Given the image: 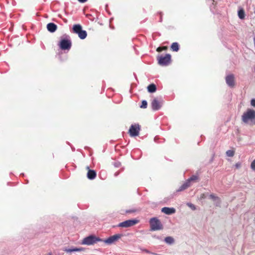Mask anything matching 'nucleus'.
Listing matches in <instances>:
<instances>
[{
  "instance_id": "nucleus-1",
  "label": "nucleus",
  "mask_w": 255,
  "mask_h": 255,
  "mask_svg": "<svg viewBox=\"0 0 255 255\" xmlns=\"http://www.w3.org/2000/svg\"><path fill=\"white\" fill-rule=\"evenodd\" d=\"M59 46L62 50H69L72 46L69 36L64 35L59 42Z\"/></svg>"
},
{
  "instance_id": "nucleus-2",
  "label": "nucleus",
  "mask_w": 255,
  "mask_h": 255,
  "mask_svg": "<svg viewBox=\"0 0 255 255\" xmlns=\"http://www.w3.org/2000/svg\"><path fill=\"white\" fill-rule=\"evenodd\" d=\"M149 224L151 231H157L163 229L161 222L156 217L151 218L149 220Z\"/></svg>"
},
{
  "instance_id": "nucleus-3",
  "label": "nucleus",
  "mask_w": 255,
  "mask_h": 255,
  "mask_svg": "<svg viewBox=\"0 0 255 255\" xmlns=\"http://www.w3.org/2000/svg\"><path fill=\"white\" fill-rule=\"evenodd\" d=\"M242 121L248 123L249 121L255 120V111L252 109H248L246 112H245L242 117Z\"/></svg>"
},
{
  "instance_id": "nucleus-4",
  "label": "nucleus",
  "mask_w": 255,
  "mask_h": 255,
  "mask_svg": "<svg viewBox=\"0 0 255 255\" xmlns=\"http://www.w3.org/2000/svg\"><path fill=\"white\" fill-rule=\"evenodd\" d=\"M171 55L169 54L158 55L157 57L158 63L161 66H167L171 62Z\"/></svg>"
},
{
  "instance_id": "nucleus-5",
  "label": "nucleus",
  "mask_w": 255,
  "mask_h": 255,
  "mask_svg": "<svg viewBox=\"0 0 255 255\" xmlns=\"http://www.w3.org/2000/svg\"><path fill=\"white\" fill-rule=\"evenodd\" d=\"M103 240L96 237L95 236L91 235L85 238L82 242V244L86 245H91L97 243L98 242L102 241Z\"/></svg>"
},
{
  "instance_id": "nucleus-6",
  "label": "nucleus",
  "mask_w": 255,
  "mask_h": 255,
  "mask_svg": "<svg viewBox=\"0 0 255 255\" xmlns=\"http://www.w3.org/2000/svg\"><path fill=\"white\" fill-rule=\"evenodd\" d=\"M138 222L136 219L128 220L120 223L118 225V227L122 228H128L134 226Z\"/></svg>"
},
{
  "instance_id": "nucleus-7",
  "label": "nucleus",
  "mask_w": 255,
  "mask_h": 255,
  "mask_svg": "<svg viewBox=\"0 0 255 255\" xmlns=\"http://www.w3.org/2000/svg\"><path fill=\"white\" fill-rule=\"evenodd\" d=\"M140 127L138 124L132 125L129 129V133L131 136L138 135Z\"/></svg>"
},
{
  "instance_id": "nucleus-8",
  "label": "nucleus",
  "mask_w": 255,
  "mask_h": 255,
  "mask_svg": "<svg viewBox=\"0 0 255 255\" xmlns=\"http://www.w3.org/2000/svg\"><path fill=\"white\" fill-rule=\"evenodd\" d=\"M122 236L121 234H116L102 241L108 245H111L117 241Z\"/></svg>"
},
{
  "instance_id": "nucleus-9",
  "label": "nucleus",
  "mask_w": 255,
  "mask_h": 255,
  "mask_svg": "<svg viewBox=\"0 0 255 255\" xmlns=\"http://www.w3.org/2000/svg\"><path fill=\"white\" fill-rule=\"evenodd\" d=\"M227 84L230 87H233L235 85V77L234 75L230 74L226 77Z\"/></svg>"
},
{
  "instance_id": "nucleus-10",
  "label": "nucleus",
  "mask_w": 255,
  "mask_h": 255,
  "mask_svg": "<svg viewBox=\"0 0 255 255\" xmlns=\"http://www.w3.org/2000/svg\"><path fill=\"white\" fill-rule=\"evenodd\" d=\"M151 107L153 111H157L161 107V103L157 99H154L151 102Z\"/></svg>"
},
{
  "instance_id": "nucleus-11",
  "label": "nucleus",
  "mask_w": 255,
  "mask_h": 255,
  "mask_svg": "<svg viewBox=\"0 0 255 255\" xmlns=\"http://www.w3.org/2000/svg\"><path fill=\"white\" fill-rule=\"evenodd\" d=\"M161 212L166 215H171L175 213L176 210L174 208L165 207L161 209Z\"/></svg>"
},
{
  "instance_id": "nucleus-12",
  "label": "nucleus",
  "mask_w": 255,
  "mask_h": 255,
  "mask_svg": "<svg viewBox=\"0 0 255 255\" xmlns=\"http://www.w3.org/2000/svg\"><path fill=\"white\" fill-rule=\"evenodd\" d=\"M96 175L97 174L95 170L89 169L87 176L88 179L93 180L95 178Z\"/></svg>"
},
{
  "instance_id": "nucleus-13",
  "label": "nucleus",
  "mask_w": 255,
  "mask_h": 255,
  "mask_svg": "<svg viewBox=\"0 0 255 255\" xmlns=\"http://www.w3.org/2000/svg\"><path fill=\"white\" fill-rule=\"evenodd\" d=\"M57 26L54 23H49L47 25L48 30L51 32H55L57 29Z\"/></svg>"
},
{
  "instance_id": "nucleus-14",
  "label": "nucleus",
  "mask_w": 255,
  "mask_h": 255,
  "mask_svg": "<svg viewBox=\"0 0 255 255\" xmlns=\"http://www.w3.org/2000/svg\"><path fill=\"white\" fill-rule=\"evenodd\" d=\"M199 180V176L198 175H193L189 178H188L186 181L188 182L189 184L191 185V183L192 182H196Z\"/></svg>"
},
{
  "instance_id": "nucleus-15",
  "label": "nucleus",
  "mask_w": 255,
  "mask_h": 255,
  "mask_svg": "<svg viewBox=\"0 0 255 255\" xmlns=\"http://www.w3.org/2000/svg\"><path fill=\"white\" fill-rule=\"evenodd\" d=\"M81 30H82V27L79 24H75L73 26V32L76 34L78 33Z\"/></svg>"
},
{
  "instance_id": "nucleus-16",
  "label": "nucleus",
  "mask_w": 255,
  "mask_h": 255,
  "mask_svg": "<svg viewBox=\"0 0 255 255\" xmlns=\"http://www.w3.org/2000/svg\"><path fill=\"white\" fill-rule=\"evenodd\" d=\"M64 251L66 252V253H71L74 252H80L83 251L82 248H73L72 249H64L63 250Z\"/></svg>"
},
{
  "instance_id": "nucleus-17",
  "label": "nucleus",
  "mask_w": 255,
  "mask_h": 255,
  "mask_svg": "<svg viewBox=\"0 0 255 255\" xmlns=\"http://www.w3.org/2000/svg\"><path fill=\"white\" fill-rule=\"evenodd\" d=\"M190 185L189 184L187 181H185L184 183H183L177 190V192H180L184 190L187 189L188 187H190Z\"/></svg>"
},
{
  "instance_id": "nucleus-18",
  "label": "nucleus",
  "mask_w": 255,
  "mask_h": 255,
  "mask_svg": "<svg viewBox=\"0 0 255 255\" xmlns=\"http://www.w3.org/2000/svg\"><path fill=\"white\" fill-rule=\"evenodd\" d=\"M147 90L149 93H154L156 90V85L154 84H151L147 87Z\"/></svg>"
},
{
  "instance_id": "nucleus-19",
  "label": "nucleus",
  "mask_w": 255,
  "mask_h": 255,
  "mask_svg": "<svg viewBox=\"0 0 255 255\" xmlns=\"http://www.w3.org/2000/svg\"><path fill=\"white\" fill-rule=\"evenodd\" d=\"M78 36L81 39H85L87 35V32L85 30H81L78 33Z\"/></svg>"
},
{
  "instance_id": "nucleus-20",
  "label": "nucleus",
  "mask_w": 255,
  "mask_h": 255,
  "mask_svg": "<svg viewBox=\"0 0 255 255\" xmlns=\"http://www.w3.org/2000/svg\"><path fill=\"white\" fill-rule=\"evenodd\" d=\"M164 242L169 245H172L174 242V240L172 237H167L164 239Z\"/></svg>"
},
{
  "instance_id": "nucleus-21",
  "label": "nucleus",
  "mask_w": 255,
  "mask_h": 255,
  "mask_svg": "<svg viewBox=\"0 0 255 255\" xmlns=\"http://www.w3.org/2000/svg\"><path fill=\"white\" fill-rule=\"evenodd\" d=\"M171 48L173 51L177 52L179 49V44L177 42H174L172 44Z\"/></svg>"
},
{
  "instance_id": "nucleus-22",
  "label": "nucleus",
  "mask_w": 255,
  "mask_h": 255,
  "mask_svg": "<svg viewBox=\"0 0 255 255\" xmlns=\"http://www.w3.org/2000/svg\"><path fill=\"white\" fill-rule=\"evenodd\" d=\"M209 197L210 199L213 200V201L215 200H218V204H221V201L219 197L215 196L213 194H212L209 195Z\"/></svg>"
},
{
  "instance_id": "nucleus-23",
  "label": "nucleus",
  "mask_w": 255,
  "mask_h": 255,
  "mask_svg": "<svg viewBox=\"0 0 255 255\" xmlns=\"http://www.w3.org/2000/svg\"><path fill=\"white\" fill-rule=\"evenodd\" d=\"M238 16L242 19L245 18V12L243 9H241L238 11Z\"/></svg>"
},
{
  "instance_id": "nucleus-24",
  "label": "nucleus",
  "mask_w": 255,
  "mask_h": 255,
  "mask_svg": "<svg viewBox=\"0 0 255 255\" xmlns=\"http://www.w3.org/2000/svg\"><path fill=\"white\" fill-rule=\"evenodd\" d=\"M234 154L235 152L232 150H228L226 151V155L229 157H233Z\"/></svg>"
},
{
  "instance_id": "nucleus-25",
  "label": "nucleus",
  "mask_w": 255,
  "mask_h": 255,
  "mask_svg": "<svg viewBox=\"0 0 255 255\" xmlns=\"http://www.w3.org/2000/svg\"><path fill=\"white\" fill-rule=\"evenodd\" d=\"M147 103L146 101L143 100L142 101L141 105L140 106V108H143V109H145L147 108Z\"/></svg>"
},
{
  "instance_id": "nucleus-26",
  "label": "nucleus",
  "mask_w": 255,
  "mask_h": 255,
  "mask_svg": "<svg viewBox=\"0 0 255 255\" xmlns=\"http://www.w3.org/2000/svg\"><path fill=\"white\" fill-rule=\"evenodd\" d=\"M187 206L190 208L192 210H195L196 209V206L191 203H187Z\"/></svg>"
},
{
  "instance_id": "nucleus-27",
  "label": "nucleus",
  "mask_w": 255,
  "mask_h": 255,
  "mask_svg": "<svg viewBox=\"0 0 255 255\" xmlns=\"http://www.w3.org/2000/svg\"><path fill=\"white\" fill-rule=\"evenodd\" d=\"M251 167L253 170H255V159L252 162Z\"/></svg>"
},
{
  "instance_id": "nucleus-28",
  "label": "nucleus",
  "mask_w": 255,
  "mask_h": 255,
  "mask_svg": "<svg viewBox=\"0 0 255 255\" xmlns=\"http://www.w3.org/2000/svg\"><path fill=\"white\" fill-rule=\"evenodd\" d=\"M251 104L252 106L255 107V99H253L251 100Z\"/></svg>"
},
{
  "instance_id": "nucleus-29",
  "label": "nucleus",
  "mask_w": 255,
  "mask_h": 255,
  "mask_svg": "<svg viewBox=\"0 0 255 255\" xmlns=\"http://www.w3.org/2000/svg\"><path fill=\"white\" fill-rule=\"evenodd\" d=\"M115 166L118 167L121 165V163L119 162H115L114 164Z\"/></svg>"
},
{
  "instance_id": "nucleus-30",
  "label": "nucleus",
  "mask_w": 255,
  "mask_h": 255,
  "mask_svg": "<svg viewBox=\"0 0 255 255\" xmlns=\"http://www.w3.org/2000/svg\"><path fill=\"white\" fill-rule=\"evenodd\" d=\"M235 166L238 168H240L241 167V163H237L236 164H235Z\"/></svg>"
},
{
  "instance_id": "nucleus-31",
  "label": "nucleus",
  "mask_w": 255,
  "mask_h": 255,
  "mask_svg": "<svg viewBox=\"0 0 255 255\" xmlns=\"http://www.w3.org/2000/svg\"><path fill=\"white\" fill-rule=\"evenodd\" d=\"M134 211L133 210H127L126 211V213H132V212H134Z\"/></svg>"
},
{
  "instance_id": "nucleus-32",
  "label": "nucleus",
  "mask_w": 255,
  "mask_h": 255,
  "mask_svg": "<svg viewBox=\"0 0 255 255\" xmlns=\"http://www.w3.org/2000/svg\"><path fill=\"white\" fill-rule=\"evenodd\" d=\"M214 202H215V205L216 206H219L220 205V204H218V200H215V201H214Z\"/></svg>"
},
{
  "instance_id": "nucleus-33",
  "label": "nucleus",
  "mask_w": 255,
  "mask_h": 255,
  "mask_svg": "<svg viewBox=\"0 0 255 255\" xmlns=\"http://www.w3.org/2000/svg\"><path fill=\"white\" fill-rule=\"evenodd\" d=\"M156 50L158 52H161L162 50V49L161 47H158Z\"/></svg>"
},
{
  "instance_id": "nucleus-34",
  "label": "nucleus",
  "mask_w": 255,
  "mask_h": 255,
  "mask_svg": "<svg viewBox=\"0 0 255 255\" xmlns=\"http://www.w3.org/2000/svg\"><path fill=\"white\" fill-rule=\"evenodd\" d=\"M143 251L145 252L146 253H151L150 251L146 249L143 250Z\"/></svg>"
},
{
  "instance_id": "nucleus-35",
  "label": "nucleus",
  "mask_w": 255,
  "mask_h": 255,
  "mask_svg": "<svg viewBox=\"0 0 255 255\" xmlns=\"http://www.w3.org/2000/svg\"><path fill=\"white\" fill-rule=\"evenodd\" d=\"M79 2L84 3L87 1V0H78Z\"/></svg>"
},
{
  "instance_id": "nucleus-36",
  "label": "nucleus",
  "mask_w": 255,
  "mask_h": 255,
  "mask_svg": "<svg viewBox=\"0 0 255 255\" xmlns=\"http://www.w3.org/2000/svg\"><path fill=\"white\" fill-rule=\"evenodd\" d=\"M201 198H205V194H202L201 196Z\"/></svg>"
},
{
  "instance_id": "nucleus-37",
  "label": "nucleus",
  "mask_w": 255,
  "mask_h": 255,
  "mask_svg": "<svg viewBox=\"0 0 255 255\" xmlns=\"http://www.w3.org/2000/svg\"><path fill=\"white\" fill-rule=\"evenodd\" d=\"M119 174V172H116L115 173V176H117Z\"/></svg>"
},
{
  "instance_id": "nucleus-38",
  "label": "nucleus",
  "mask_w": 255,
  "mask_h": 255,
  "mask_svg": "<svg viewBox=\"0 0 255 255\" xmlns=\"http://www.w3.org/2000/svg\"><path fill=\"white\" fill-rule=\"evenodd\" d=\"M48 255H52L51 253H49Z\"/></svg>"
},
{
  "instance_id": "nucleus-39",
  "label": "nucleus",
  "mask_w": 255,
  "mask_h": 255,
  "mask_svg": "<svg viewBox=\"0 0 255 255\" xmlns=\"http://www.w3.org/2000/svg\"><path fill=\"white\" fill-rule=\"evenodd\" d=\"M152 254H153V255H157V254H155V253H152Z\"/></svg>"
}]
</instances>
